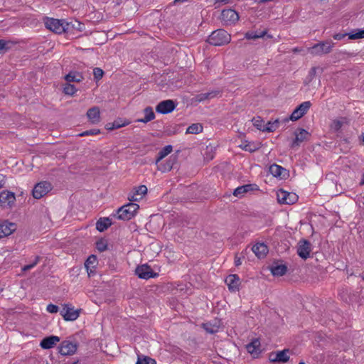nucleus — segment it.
Returning a JSON list of instances; mask_svg holds the SVG:
<instances>
[{
	"label": "nucleus",
	"instance_id": "nucleus-1",
	"mask_svg": "<svg viewBox=\"0 0 364 364\" xmlns=\"http://www.w3.org/2000/svg\"><path fill=\"white\" fill-rule=\"evenodd\" d=\"M230 35L223 29H218L209 36L208 43L215 46H220L230 42Z\"/></svg>",
	"mask_w": 364,
	"mask_h": 364
},
{
	"label": "nucleus",
	"instance_id": "nucleus-2",
	"mask_svg": "<svg viewBox=\"0 0 364 364\" xmlns=\"http://www.w3.org/2000/svg\"><path fill=\"white\" fill-rule=\"evenodd\" d=\"M46 27L55 33H63L70 28V23L64 20L47 18L45 20Z\"/></svg>",
	"mask_w": 364,
	"mask_h": 364
},
{
	"label": "nucleus",
	"instance_id": "nucleus-3",
	"mask_svg": "<svg viewBox=\"0 0 364 364\" xmlns=\"http://www.w3.org/2000/svg\"><path fill=\"white\" fill-rule=\"evenodd\" d=\"M139 205L136 203H129L118 209L117 218L123 220H129L134 217Z\"/></svg>",
	"mask_w": 364,
	"mask_h": 364
},
{
	"label": "nucleus",
	"instance_id": "nucleus-4",
	"mask_svg": "<svg viewBox=\"0 0 364 364\" xmlns=\"http://www.w3.org/2000/svg\"><path fill=\"white\" fill-rule=\"evenodd\" d=\"M333 46L334 43L332 41H326L315 44L312 47L308 48L307 50L314 56L321 55L331 53Z\"/></svg>",
	"mask_w": 364,
	"mask_h": 364
},
{
	"label": "nucleus",
	"instance_id": "nucleus-5",
	"mask_svg": "<svg viewBox=\"0 0 364 364\" xmlns=\"http://www.w3.org/2000/svg\"><path fill=\"white\" fill-rule=\"evenodd\" d=\"M52 190V185L48 181H41L35 185L32 190V196L36 199H40Z\"/></svg>",
	"mask_w": 364,
	"mask_h": 364
},
{
	"label": "nucleus",
	"instance_id": "nucleus-6",
	"mask_svg": "<svg viewBox=\"0 0 364 364\" xmlns=\"http://www.w3.org/2000/svg\"><path fill=\"white\" fill-rule=\"evenodd\" d=\"M64 320L68 321H75L80 316V310L75 309L74 306L70 304H65L60 312Z\"/></svg>",
	"mask_w": 364,
	"mask_h": 364
},
{
	"label": "nucleus",
	"instance_id": "nucleus-7",
	"mask_svg": "<svg viewBox=\"0 0 364 364\" xmlns=\"http://www.w3.org/2000/svg\"><path fill=\"white\" fill-rule=\"evenodd\" d=\"M277 200L282 204H294L298 200V196L294 193H290L284 190H279L277 193Z\"/></svg>",
	"mask_w": 364,
	"mask_h": 364
},
{
	"label": "nucleus",
	"instance_id": "nucleus-8",
	"mask_svg": "<svg viewBox=\"0 0 364 364\" xmlns=\"http://www.w3.org/2000/svg\"><path fill=\"white\" fill-rule=\"evenodd\" d=\"M16 202L14 193L9 191H3L0 193V205L3 208H11Z\"/></svg>",
	"mask_w": 364,
	"mask_h": 364
},
{
	"label": "nucleus",
	"instance_id": "nucleus-9",
	"mask_svg": "<svg viewBox=\"0 0 364 364\" xmlns=\"http://www.w3.org/2000/svg\"><path fill=\"white\" fill-rule=\"evenodd\" d=\"M176 161L177 157L176 156H171L165 161L162 160L158 163L157 161H156L155 164L157 167L158 171L162 173H166L172 169L173 165L176 163Z\"/></svg>",
	"mask_w": 364,
	"mask_h": 364
},
{
	"label": "nucleus",
	"instance_id": "nucleus-10",
	"mask_svg": "<svg viewBox=\"0 0 364 364\" xmlns=\"http://www.w3.org/2000/svg\"><path fill=\"white\" fill-rule=\"evenodd\" d=\"M289 349L272 352L269 353V359L273 363H286L289 359Z\"/></svg>",
	"mask_w": 364,
	"mask_h": 364
},
{
	"label": "nucleus",
	"instance_id": "nucleus-11",
	"mask_svg": "<svg viewBox=\"0 0 364 364\" xmlns=\"http://www.w3.org/2000/svg\"><path fill=\"white\" fill-rule=\"evenodd\" d=\"M311 104L309 101H306L299 105L291 113L290 119L296 121L301 118L309 109Z\"/></svg>",
	"mask_w": 364,
	"mask_h": 364
},
{
	"label": "nucleus",
	"instance_id": "nucleus-12",
	"mask_svg": "<svg viewBox=\"0 0 364 364\" xmlns=\"http://www.w3.org/2000/svg\"><path fill=\"white\" fill-rule=\"evenodd\" d=\"M239 18L238 14L233 9H224L221 13V18L226 24H235Z\"/></svg>",
	"mask_w": 364,
	"mask_h": 364
},
{
	"label": "nucleus",
	"instance_id": "nucleus-13",
	"mask_svg": "<svg viewBox=\"0 0 364 364\" xmlns=\"http://www.w3.org/2000/svg\"><path fill=\"white\" fill-rule=\"evenodd\" d=\"M77 350L76 343L70 341H63L59 348V352L63 355H73Z\"/></svg>",
	"mask_w": 364,
	"mask_h": 364
},
{
	"label": "nucleus",
	"instance_id": "nucleus-14",
	"mask_svg": "<svg viewBox=\"0 0 364 364\" xmlns=\"http://www.w3.org/2000/svg\"><path fill=\"white\" fill-rule=\"evenodd\" d=\"M16 229V225L14 223L4 220L0 222V239L10 235Z\"/></svg>",
	"mask_w": 364,
	"mask_h": 364
},
{
	"label": "nucleus",
	"instance_id": "nucleus-15",
	"mask_svg": "<svg viewBox=\"0 0 364 364\" xmlns=\"http://www.w3.org/2000/svg\"><path fill=\"white\" fill-rule=\"evenodd\" d=\"M176 107L174 102L171 100H166L159 102L156 107V111L161 114H168L171 112Z\"/></svg>",
	"mask_w": 364,
	"mask_h": 364
},
{
	"label": "nucleus",
	"instance_id": "nucleus-16",
	"mask_svg": "<svg viewBox=\"0 0 364 364\" xmlns=\"http://www.w3.org/2000/svg\"><path fill=\"white\" fill-rule=\"evenodd\" d=\"M147 193V188L144 185H141L133 188L132 193L128 198L130 201H139Z\"/></svg>",
	"mask_w": 364,
	"mask_h": 364
},
{
	"label": "nucleus",
	"instance_id": "nucleus-17",
	"mask_svg": "<svg viewBox=\"0 0 364 364\" xmlns=\"http://www.w3.org/2000/svg\"><path fill=\"white\" fill-rule=\"evenodd\" d=\"M136 274L139 278L144 279L155 277L157 275L156 274H154L151 267L146 264H143L136 267Z\"/></svg>",
	"mask_w": 364,
	"mask_h": 364
},
{
	"label": "nucleus",
	"instance_id": "nucleus-18",
	"mask_svg": "<svg viewBox=\"0 0 364 364\" xmlns=\"http://www.w3.org/2000/svg\"><path fill=\"white\" fill-rule=\"evenodd\" d=\"M311 252V244L307 240H301L299 242L297 253L302 259H307Z\"/></svg>",
	"mask_w": 364,
	"mask_h": 364
},
{
	"label": "nucleus",
	"instance_id": "nucleus-19",
	"mask_svg": "<svg viewBox=\"0 0 364 364\" xmlns=\"http://www.w3.org/2000/svg\"><path fill=\"white\" fill-rule=\"evenodd\" d=\"M225 282L231 291L235 292L239 290L240 280L237 275L230 274L226 277Z\"/></svg>",
	"mask_w": 364,
	"mask_h": 364
},
{
	"label": "nucleus",
	"instance_id": "nucleus-20",
	"mask_svg": "<svg viewBox=\"0 0 364 364\" xmlns=\"http://www.w3.org/2000/svg\"><path fill=\"white\" fill-rule=\"evenodd\" d=\"M294 134L295 139L293 141L291 144L292 147L299 146V144L301 142L306 141L309 136V132L304 129H298L297 131L295 132Z\"/></svg>",
	"mask_w": 364,
	"mask_h": 364
},
{
	"label": "nucleus",
	"instance_id": "nucleus-21",
	"mask_svg": "<svg viewBox=\"0 0 364 364\" xmlns=\"http://www.w3.org/2000/svg\"><path fill=\"white\" fill-rule=\"evenodd\" d=\"M60 341V338L56 336H50L43 338L41 343L40 346L43 349H50L54 347Z\"/></svg>",
	"mask_w": 364,
	"mask_h": 364
},
{
	"label": "nucleus",
	"instance_id": "nucleus-22",
	"mask_svg": "<svg viewBox=\"0 0 364 364\" xmlns=\"http://www.w3.org/2000/svg\"><path fill=\"white\" fill-rule=\"evenodd\" d=\"M87 117L92 124H97L100 121V112L97 107H93L87 112Z\"/></svg>",
	"mask_w": 364,
	"mask_h": 364
},
{
	"label": "nucleus",
	"instance_id": "nucleus-23",
	"mask_svg": "<svg viewBox=\"0 0 364 364\" xmlns=\"http://www.w3.org/2000/svg\"><path fill=\"white\" fill-rule=\"evenodd\" d=\"M252 252L258 258H264L268 253V247L264 243H257L252 248Z\"/></svg>",
	"mask_w": 364,
	"mask_h": 364
},
{
	"label": "nucleus",
	"instance_id": "nucleus-24",
	"mask_svg": "<svg viewBox=\"0 0 364 364\" xmlns=\"http://www.w3.org/2000/svg\"><path fill=\"white\" fill-rule=\"evenodd\" d=\"M246 349L253 357H257L261 352L259 341L258 339L253 340L246 346Z\"/></svg>",
	"mask_w": 364,
	"mask_h": 364
},
{
	"label": "nucleus",
	"instance_id": "nucleus-25",
	"mask_svg": "<svg viewBox=\"0 0 364 364\" xmlns=\"http://www.w3.org/2000/svg\"><path fill=\"white\" fill-rule=\"evenodd\" d=\"M220 92L217 90H213L208 92L200 93L195 96L194 100L197 102H201L205 100H208L216 97L219 95Z\"/></svg>",
	"mask_w": 364,
	"mask_h": 364
},
{
	"label": "nucleus",
	"instance_id": "nucleus-26",
	"mask_svg": "<svg viewBox=\"0 0 364 364\" xmlns=\"http://www.w3.org/2000/svg\"><path fill=\"white\" fill-rule=\"evenodd\" d=\"M239 147L246 151L254 152L260 148V143L245 141L239 145Z\"/></svg>",
	"mask_w": 364,
	"mask_h": 364
},
{
	"label": "nucleus",
	"instance_id": "nucleus-27",
	"mask_svg": "<svg viewBox=\"0 0 364 364\" xmlns=\"http://www.w3.org/2000/svg\"><path fill=\"white\" fill-rule=\"evenodd\" d=\"M97 264V259L96 256L90 255L86 260L85 263V266L87 269V272L88 275L90 276L91 274L94 273V269Z\"/></svg>",
	"mask_w": 364,
	"mask_h": 364
},
{
	"label": "nucleus",
	"instance_id": "nucleus-28",
	"mask_svg": "<svg viewBox=\"0 0 364 364\" xmlns=\"http://www.w3.org/2000/svg\"><path fill=\"white\" fill-rule=\"evenodd\" d=\"M269 171L274 176L282 178L285 176L287 170L279 165L273 164L270 166Z\"/></svg>",
	"mask_w": 364,
	"mask_h": 364
},
{
	"label": "nucleus",
	"instance_id": "nucleus-29",
	"mask_svg": "<svg viewBox=\"0 0 364 364\" xmlns=\"http://www.w3.org/2000/svg\"><path fill=\"white\" fill-rule=\"evenodd\" d=\"M144 117L137 119V122L147 123L155 118V114L151 107H147L144 109Z\"/></svg>",
	"mask_w": 364,
	"mask_h": 364
},
{
	"label": "nucleus",
	"instance_id": "nucleus-30",
	"mask_svg": "<svg viewBox=\"0 0 364 364\" xmlns=\"http://www.w3.org/2000/svg\"><path fill=\"white\" fill-rule=\"evenodd\" d=\"M252 190H253L252 185H251V184L244 185V186H240V187H237V188H235L233 192V195L236 197L241 198L244 196L245 193H246L250 191H252Z\"/></svg>",
	"mask_w": 364,
	"mask_h": 364
},
{
	"label": "nucleus",
	"instance_id": "nucleus-31",
	"mask_svg": "<svg viewBox=\"0 0 364 364\" xmlns=\"http://www.w3.org/2000/svg\"><path fill=\"white\" fill-rule=\"evenodd\" d=\"M112 223L108 218H101L96 223V228L100 232H103L107 229Z\"/></svg>",
	"mask_w": 364,
	"mask_h": 364
},
{
	"label": "nucleus",
	"instance_id": "nucleus-32",
	"mask_svg": "<svg viewBox=\"0 0 364 364\" xmlns=\"http://www.w3.org/2000/svg\"><path fill=\"white\" fill-rule=\"evenodd\" d=\"M267 34V30L259 31H248L245 33V37L247 39H257L264 37Z\"/></svg>",
	"mask_w": 364,
	"mask_h": 364
},
{
	"label": "nucleus",
	"instance_id": "nucleus-33",
	"mask_svg": "<svg viewBox=\"0 0 364 364\" xmlns=\"http://www.w3.org/2000/svg\"><path fill=\"white\" fill-rule=\"evenodd\" d=\"M287 269L284 264H278L271 267V272L274 276H282L286 273Z\"/></svg>",
	"mask_w": 364,
	"mask_h": 364
},
{
	"label": "nucleus",
	"instance_id": "nucleus-34",
	"mask_svg": "<svg viewBox=\"0 0 364 364\" xmlns=\"http://www.w3.org/2000/svg\"><path fill=\"white\" fill-rule=\"evenodd\" d=\"M173 150V147L171 145H167L164 147L159 153L158 156L156 159V161L160 162L162 161L166 156H168Z\"/></svg>",
	"mask_w": 364,
	"mask_h": 364
},
{
	"label": "nucleus",
	"instance_id": "nucleus-35",
	"mask_svg": "<svg viewBox=\"0 0 364 364\" xmlns=\"http://www.w3.org/2000/svg\"><path fill=\"white\" fill-rule=\"evenodd\" d=\"M346 122H347V121H346V118L336 119L333 120V122H331V124L330 125V127L332 130L337 132Z\"/></svg>",
	"mask_w": 364,
	"mask_h": 364
},
{
	"label": "nucleus",
	"instance_id": "nucleus-36",
	"mask_svg": "<svg viewBox=\"0 0 364 364\" xmlns=\"http://www.w3.org/2000/svg\"><path fill=\"white\" fill-rule=\"evenodd\" d=\"M202 131H203V126L200 124L196 123V124H193L190 125L187 128L186 133L196 134L200 133Z\"/></svg>",
	"mask_w": 364,
	"mask_h": 364
},
{
	"label": "nucleus",
	"instance_id": "nucleus-37",
	"mask_svg": "<svg viewBox=\"0 0 364 364\" xmlns=\"http://www.w3.org/2000/svg\"><path fill=\"white\" fill-rule=\"evenodd\" d=\"M67 82H80L82 80V76L78 73H70L65 76Z\"/></svg>",
	"mask_w": 364,
	"mask_h": 364
},
{
	"label": "nucleus",
	"instance_id": "nucleus-38",
	"mask_svg": "<svg viewBox=\"0 0 364 364\" xmlns=\"http://www.w3.org/2000/svg\"><path fill=\"white\" fill-rule=\"evenodd\" d=\"M203 328L209 333H214L218 331L220 325L218 323L212 324L210 323H203Z\"/></svg>",
	"mask_w": 364,
	"mask_h": 364
},
{
	"label": "nucleus",
	"instance_id": "nucleus-39",
	"mask_svg": "<svg viewBox=\"0 0 364 364\" xmlns=\"http://www.w3.org/2000/svg\"><path fill=\"white\" fill-rule=\"evenodd\" d=\"M279 127V121L277 119L274 122H269L264 125V132H273Z\"/></svg>",
	"mask_w": 364,
	"mask_h": 364
},
{
	"label": "nucleus",
	"instance_id": "nucleus-40",
	"mask_svg": "<svg viewBox=\"0 0 364 364\" xmlns=\"http://www.w3.org/2000/svg\"><path fill=\"white\" fill-rule=\"evenodd\" d=\"M252 122L255 127H256L258 129L264 132V121L261 117H255L253 118Z\"/></svg>",
	"mask_w": 364,
	"mask_h": 364
},
{
	"label": "nucleus",
	"instance_id": "nucleus-41",
	"mask_svg": "<svg viewBox=\"0 0 364 364\" xmlns=\"http://www.w3.org/2000/svg\"><path fill=\"white\" fill-rule=\"evenodd\" d=\"M350 39L364 38V30H358L348 34Z\"/></svg>",
	"mask_w": 364,
	"mask_h": 364
},
{
	"label": "nucleus",
	"instance_id": "nucleus-42",
	"mask_svg": "<svg viewBox=\"0 0 364 364\" xmlns=\"http://www.w3.org/2000/svg\"><path fill=\"white\" fill-rule=\"evenodd\" d=\"M64 92L65 94L66 95H74L76 91H77V89L75 88V87L71 84H66L65 86H64Z\"/></svg>",
	"mask_w": 364,
	"mask_h": 364
},
{
	"label": "nucleus",
	"instance_id": "nucleus-43",
	"mask_svg": "<svg viewBox=\"0 0 364 364\" xmlns=\"http://www.w3.org/2000/svg\"><path fill=\"white\" fill-rule=\"evenodd\" d=\"M96 248L100 252H104L107 248V242L105 240H100L96 242Z\"/></svg>",
	"mask_w": 364,
	"mask_h": 364
},
{
	"label": "nucleus",
	"instance_id": "nucleus-44",
	"mask_svg": "<svg viewBox=\"0 0 364 364\" xmlns=\"http://www.w3.org/2000/svg\"><path fill=\"white\" fill-rule=\"evenodd\" d=\"M136 364H156L155 360L149 357L139 358Z\"/></svg>",
	"mask_w": 364,
	"mask_h": 364
},
{
	"label": "nucleus",
	"instance_id": "nucleus-45",
	"mask_svg": "<svg viewBox=\"0 0 364 364\" xmlns=\"http://www.w3.org/2000/svg\"><path fill=\"white\" fill-rule=\"evenodd\" d=\"M323 72V68H320V67H313L311 68L310 71H309V77H310V80H312L313 77L318 73H322Z\"/></svg>",
	"mask_w": 364,
	"mask_h": 364
},
{
	"label": "nucleus",
	"instance_id": "nucleus-46",
	"mask_svg": "<svg viewBox=\"0 0 364 364\" xmlns=\"http://www.w3.org/2000/svg\"><path fill=\"white\" fill-rule=\"evenodd\" d=\"M103 74H104V72H103V70L101 68H94V70H93V75H94V77L97 80H100L102 77Z\"/></svg>",
	"mask_w": 364,
	"mask_h": 364
},
{
	"label": "nucleus",
	"instance_id": "nucleus-47",
	"mask_svg": "<svg viewBox=\"0 0 364 364\" xmlns=\"http://www.w3.org/2000/svg\"><path fill=\"white\" fill-rule=\"evenodd\" d=\"M46 310L48 312H49L50 314H55L58 311L59 308L58 306H56L55 304H50L47 306Z\"/></svg>",
	"mask_w": 364,
	"mask_h": 364
},
{
	"label": "nucleus",
	"instance_id": "nucleus-48",
	"mask_svg": "<svg viewBox=\"0 0 364 364\" xmlns=\"http://www.w3.org/2000/svg\"><path fill=\"white\" fill-rule=\"evenodd\" d=\"M8 43L4 40H0V53H4L8 49Z\"/></svg>",
	"mask_w": 364,
	"mask_h": 364
},
{
	"label": "nucleus",
	"instance_id": "nucleus-49",
	"mask_svg": "<svg viewBox=\"0 0 364 364\" xmlns=\"http://www.w3.org/2000/svg\"><path fill=\"white\" fill-rule=\"evenodd\" d=\"M98 133H100V130L93 129V130H90V131H85V132L80 134V136L93 135V134H97Z\"/></svg>",
	"mask_w": 364,
	"mask_h": 364
},
{
	"label": "nucleus",
	"instance_id": "nucleus-50",
	"mask_svg": "<svg viewBox=\"0 0 364 364\" xmlns=\"http://www.w3.org/2000/svg\"><path fill=\"white\" fill-rule=\"evenodd\" d=\"M38 258H36L35 262H33L32 264L24 266L23 267V270L27 271V270L32 269L38 263Z\"/></svg>",
	"mask_w": 364,
	"mask_h": 364
},
{
	"label": "nucleus",
	"instance_id": "nucleus-51",
	"mask_svg": "<svg viewBox=\"0 0 364 364\" xmlns=\"http://www.w3.org/2000/svg\"><path fill=\"white\" fill-rule=\"evenodd\" d=\"M125 124H119L118 122L115 121L114 122V123L112 124V127H109L108 129H118V128H120L123 126H124Z\"/></svg>",
	"mask_w": 364,
	"mask_h": 364
},
{
	"label": "nucleus",
	"instance_id": "nucleus-52",
	"mask_svg": "<svg viewBox=\"0 0 364 364\" xmlns=\"http://www.w3.org/2000/svg\"><path fill=\"white\" fill-rule=\"evenodd\" d=\"M232 0H217L215 4H231Z\"/></svg>",
	"mask_w": 364,
	"mask_h": 364
},
{
	"label": "nucleus",
	"instance_id": "nucleus-53",
	"mask_svg": "<svg viewBox=\"0 0 364 364\" xmlns=\"http://www.w3.org/2000/svg\"><path fill=\"white\" fill-rule=\"evenodd\" d=\"M5 183V176L2 174H0V188L4 186Z\"/></svg>",
	"mask_w": 364,
	"mask_h": 364
},
{
	"label": "nucleus",
	"instance_id": "nucleus-54",
	"mask_svg": "<svg viewBox=\"0 0 364 364\" xmlns=\"http://www.w3.org/2000/svg\"><path fill=\"white\" fill-rule=\"evenodd\" d=\"M343 37V36L341 34H336L333 36V38L336 40H341Z\"/></svg>",
	"mask_w": 364,
	"mask_h": 364
},
{
	"label": "nucleus",
	"instance_id": "nucleus-55",
	"mask_svg": "<svg viewBox=\"0 0 364 364\" xmlns=\"http://www.w3.org/2000/svg\"><path fill=\"white\" fill-rule=\"evenodd\" d=\"M302 50L301 48H294L292 49V52L294 53H299Z\"/></svg>",
	"mask_w": 364,
	"mask_h": 364
},
{
	"label": "nucleus",
	"instance_id": "nucleus-56",
	"mask_svg": "<svg viewBox=\"0 0 364 364\" xmlns=\"http://www.w3.org/2000/svg\"><path fill=\"white\" fill-rule=\"evenodd\" d=\"M76 23H77V26H78L77 28H78L79 30H82V23H80V22H78V21H76Z\"/></svg>",
	"mask_w": 364,
	"mask_h": 364
},
{
	"label": "nucleus",
	"instance_id": "nucleus-57",
	"mask_svg": "<svg viewBox=\"0 0 364 364\" xmlns=\"http://www.w3.org/2000/svg\"><path fill=\"white\" fill-rule=\"evenodd\" d=\"M360 186L364 185V173L362 175V178H361V181L360 182Z\"/></svg>",
	"mask_w": 364,
	"mask_h": 364
},
{
	"label": "nucleus",
	"instance_id": "nucleus-58",
	"mask_svg": "<svg viewBox=\"0 0 364 364\" xmlns=\"http://www.w3.org/2000/svg\"><path fill=\"white\" fill-rule=\"evenodd\" d=\"M235 264H236V266L241 264V262H240V259H235Z\"/></svg>",
	"mask_w": 364,
	"mask_h": 364
},
{
	"label": "nucleus",
	"instance_id": "nucleus-59",
	"mask_svg": "<svg viewBox=\"0 0 364 364\" xmlns=\"http://www.w3.org/2000/svg\"><path fill=\"white\" fill-rule=\"evenodd\" d=\"M363 141H364V134H363Z\"/></svg>",
	"mask_w": 364,
	"mask_h": 364
},
{
	"label": "nucleus",
	"instance_id": "nucleus-60",
	"mask_svg": "<svg viewBox=\"0 0 364 364\" xmlns=\"http://www.w3.org/2000/svg\"><path fill=\"white\" fill-rule=\"evenodd\" d=\"M299 364H305L304 363L301 362V363H299Z\"/></svg>",
	"mask_w": 364,
	"mask_h": 364
},
{
	"label": "nucleus",
	"instance_id": "nucleus-61",
	"mask_svg": "<svg viewBox=\"0 0 364 364\" xmlns=\"http://www.w3.org/2000/svg\"><path fill=\"white\" fill-rule=\"evenodd\" d=\"M363 279L364 280V275L363 276Z\"/></svg>",
	"mask_w": 364,
	"mask_h": 364
},
{
	"label": "nucleus",
	"instance_id": "nucleus-62",
	"mask_svg": "<svg viewBox=\"0 0 364 364\" xmlns=\"http://www.w3.org/2000/svg\"><path fill=\"white\" fill-rule=\"evenodd\" d=\"M1 291H2V290H1V289H0V293L1 292Z\"/></svg>",
	"mask_w": 364,
	"mask_h": 364
}]
</instances>
